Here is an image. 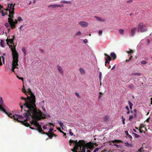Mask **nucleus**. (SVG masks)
I'll list each match as a JSON object with an SVG mask.
<instances>
[{
  "instance_id": "obj_60",
  "label": "nucleus",
  "mask_w": 152,
  "mask_h": 152,
  "mask_svg": "<svg viewBox=\"0 0 152 152\" xmlns=\"http://www.w3.org/2000/svg\"><path fill=\"white\" fill-rule=\"evenodd\" d=\"M42 128L44 129H47V127L45 125L43 126Z\"/></svg>"
},
{
  "instance_id": "obj_20",
  "label": "nucleus",
  "mask_w": 152,
  "mask_h": 152,
  "mask_svg": "<svg viewBox=\"0 0 152 152\" xmlns=\"http://www.w3.org/2000/svg\"><path fill=\"white\" fill-rule=\"evenodd\" d=\"M60 3H61L68 4H72V1H67L65 0H62L61 1Z\"/></svg>"
},
{
  "instance_id": "obj_12",
  "label": "nucleus",
  "mask_w": 152,
  "mask_h": 152,
  "mask_svg": "<svg viewBox=\"0 0 152 152\" xmlns=\"http://www.w3.org/2000/svg\"><path fill=\"white\" fill-rule=\"evenodd\" d=\"M109 144L110 145H113L112 144V143H123V142L122 141L120 140H116L115 139L113 140L110 141L108 142Z\"/></svg>"
},
{
  "instance_id": "obj_45",
  "label": "nucleus",
  "mask_w": 152,
  "mask_h": 152,
  "mask_svg": "<svg viewBox=\"0 0 152 152\" xmlns=\"http://www.w3.org/2000/svg\"><path fill=\"white\" fill-rule=\"evenodd\" d=\"M132 58V56H131L129 58V59L128 60H126V62H129L131 59Z\"/></svg>"
},
{
  "instance_id": "obj_40",
  "label": "nucleus",
  "mask_w": 152,
  "mask_h": 152,
  "mask_svg": "<svg viewBox=\"0 0 152 152\" xmlns=\"http://www.w3.org/2000/svg\"><path fill=\"white\" fill-rule=\"evenodd\" d=\"M53 128H51L49 129L48 132V133H51L53 132Z\"/></svg>"
},
{
  "instance_id": "obj_25",
  "label": "nucleus",
  "mask_w": 152,
  "mask_h": 152,
  "mask_svg": "<svg viewBox=\"0 0 152 152\" xmlns=\"http://www.w3.org/2000/svg\"><path fill=\"white\" fill-rule=\"evenodd\" d=\"M134 85L132 84H130L128 85L129 88L131 89H133L134 88Z\"/></svg>"
},
{
  "instance_id": "obj_27",
  "label": "nucleus",
  "mask_w": 152,
  "mask_h": 152,
  "mask_svg": "<svg viewBox=\"0 0 152 152\" xmlns=\"http://www.w3.org/2000/svg\"><path fill=\"white\" fill-rule=\"evenodd\" d=\"M128 104L129 106V108L130 110H132V107L133 106V104L130 101H128Z\"/></svg>"
},
{
  "instance_id": "obj_24",
  "label": "nucleus",
  "mask_w": 152,
  "mask_h": 152,
  "mask_svg": "<svg viewBox=\"0 0 152 152\" xmlns=\"http://www.w3.org/2000/svg\"><path fill=\"white\" fill-rule=\"evenodd\" d=\"M136 118L133 115H131L129 116V121H132V119L133 118Z\"/></svg>"
},
{
  "instance_id": "obj_64",
  "label": "nucleus",
  "mask_w": 152,
  "mask_h": 152,
  "mask_svg": "<svg viewBox=\"0 0 152 152\" xmlns=\"http://www.w3.org/2000/svg\"><path fill=\"white\" fill-rule=\"evenodd\" d=\"M87 40L86 39H85L83 40V42L85 43H86L87 42Z\"/></svg>"
},
{
  "instance_id": "obj_17",
  "label": "nucleus",
  "mask_w": 152,
  "mask_h": 152,
  "mask_svg": "<svg viewBox=\"0 0 152 152\" xmlns=\"http://www.w3.org/2000/svg\"><path fill=\"white\" fill-rule=\"evenodd\" d=\"M56 66L60 73L61 74H62L63 73V71L61 67L59 66V65H57Z\"/></svg>"
},
{
  "instance_id": "obj_28",
  "label": "nucleus",
  "mask_w": 152,
  "mask_h": 152,
  "mask_svg": "<svg viewBox=\"0 0 152 152\" xmlns=\"http://www.w3.org/2000/svg\"><path fill=\"white\" fill-rule=\"evenodd\" d=\"M119 32L120 34L122 35L124 34V30L122 29H120L119 30Z\"/></svg>"
},
{
  "instance_id": "obj_1",
  "label": "nucleus",
  "mask_w": 152,
  "mask_h": 152,
  "mask_svg": "<svg viewBox=\"0 0 152 152\" xmlns=\"http://www.w3.org/2000/svg\"><path fill=\"white\" fill-rule=\"evenodd\" d=\"M21 99H22L25 100V102L23 104L21 103L20 104V105L21 110H22L23 108H24V110L27 109V110H26V112L23 114V115L26 118V119H24L23 122L24 123H27L26 122L28 120H30L31 119H35L38 117L39 115H42V113L41 111L37 110L36 107V104L35 106L32 105L31 103L29 104L28 107L26 104L27 103V100L29 99L31 100V101L32 100L31 98H28V96H27V98H26L23 97H21Z\"/></svg>"
},
{
  "instance_id": "obj_44",
  "label": "nucleus",
  "mask_w": 152,
  "mask_h": 152,
  "mask_svg": "<svg viewBox=\"0 0 152 152\" xmlns=\"http://www.w3.org/2000/svg\"><path fill=\"white\" fill-rule=\"evenodd\" d=\"M18 20L19 21H20L22 20V18L20 17H18Z\"/></svg>"
},
{
  "instance_id": "obj_23",
  "label": "nucleus",
  "mask_w": 152,
  "mask_h": 152,
  "mask_svg": "<svg viewBox=\"0 0 152 152\" xmlns=\"http://www.w3.org/2000/svg\"><path fill=\"white\" fill-rule=\"evenodd\" d=\"M1 45V46L3 47H4L5 46V42L3 40H1V41L0 42Z\"/></svg>"
},
{
  "instance_id": "obj_9",
  "label": "nucleus",
  "mask_w": 152,
  "mask_h": 152,
  "mask_svg": "<svg viewBox=\"0 0 152 152\" xmlns=\"http://www.w3.org/2000/svg\"><path fill=\"white\" fill-rule=\"evenodd\" d=\"M86 147L87 148V149L93 150L94 148V143L90 142L89 143H86L85 142V145L84 146V151H83V147L82 149V152H85L86 151Z\"/></svg>"
},
{
  "instance_id": "obj_33",
  "label": "nucleus",
  "mask_w": 152,
  "mask_h": 152,
  "mask_svg": "<svg viewBox=\"0 0 152 152\" xmlns=\"http://www.w3.org/2000/svg\"><path fill=\"white\" fill-rule=\"evenodd\" d=\"M82 33L80 31H79L78 32H77L75 34V36H78L81 35Z\"/></svg>"
},
{
  "instance_id": "obj_61",
  "label": "nucleus",
  "mask_w": 152,
  "mask_h": 152,
  "mask_svg": "<svg viewBox=\"0 0 152 152\" xmlns=\"http://www.w3.org/2000/svg\"><path fill=\"white\" fill-rule=\"evenodd\" d=\"M116 65V64H115V65H114L113 66V67L111 68V70H113L114 69H115V66Z\"/></svg>"
},
{
  "instance_id": "obj_46",
  "label": "nucleus",
  "mask_w": 152,
  "mask_h": 152,
  "mask_svg": "<svg viewBox=\"0 0 152 152\" xmlns=\"http://www.w3.org/2000/svg\"><path fill=\"white\" fill-rule=\"evenodd\" d=\"M0 103L1 104H3L2 98L1 97H0Z\"/></svg>"
},
{
  "instance_id": "obj_16",
  "label": "nucleus",
  "mask_w": 152,
  "mask_h": 152,
  "mask_svg": "<svg viewBox=\"0 0 152 152\" xmlns=\"http://www.w3.org/2000/svg\"><path fill=\"white\" fill-rule=\"evenodd\" d=\"M137 29V28H134L131 29V34L132 36H134Z\"/></svg>"
},
{
  "instance_id": "obj_34",
  "label": "nucleus",
  "mask_w": 152,
  "mask_h": 152,
  "mask_svg": "<svg viewBox=\"0 0 152 152\" xmlns=\"http://www.w3.org/2000/svg\"><path fill=\"white\" fill-rule=\"evenodd\" d=\"M130 112L131 113L133 114V115L136 118L137 117V113H133L132 111H131Z\"/></svg>"
},
{
  "instance_id": "obj_26",
  "label": "nucleus",
  "mask_w": 152,
  "mask_h": 152,
  "mask_svg": "<svg viewBox=\"0 0 152 152\" xmlns=\"http://www.w3.org/2000/svg\"><path fill=\"white\" fill-rule=\"evenodd\" d=\"M49 8H50L51 7H52L53 8H55L57 7V4H53L49 6L48 7Z\"/></svg>"
},
{
  "instance_id": "obj_37",
  "label": "nucleus",
  "mask_w": 152,
  "mask_h": 152,
  "mask_svg": "<svg viewBox=\"0 0 152 152\" xmlns=\"http://www.w3.org/2000/svg\"><path fill=\"white\" fill-rule=\"evenodd\" d=\"M79 70L80 71V72L82 73V74H83L84 73V70H83V69L81 68H80V69H79Z\"/></svg>"
},
{
  "instance_id": "obj_49",
  "label": "nucleus",
  "mask_w": 152,
  "mask_h": 152,
  "mask_svg": "<svg viewBox=\"0 0 152 152\" xmlns=\"http://www.w3.org/2000/svg\"><path fill=\"white\" fill-rule=\"evenodd\" d=\"M22 51L25 54H26V50L25 49V48H22Z\"/></svg>"
},
{
  "instance_id": "obj_31",
  "label": "nucleus",
  "mask_w": 152,
  "mask_h": 152,
  "mask_svg": "<svg viewBox=\"0 0 152 152\" xmlns=\"http://www.w3.org/2000/svg\"><path fill=\"white\" fill-rule=\"evenodd\" d=\"M127 53L129 54H130V53H133V51L131 49H129V51H126Z\"/></svg>"
},
{
  "instance_id": "obj_55",
  "label": "nucleus",
  "mask_w": 152,
  "mask_h": 152,
  "mask_svg": "<svg viewBox=\"0 0 152 152\" xmlns=\"http://www.w3.org/2000/svg\"><path fill=\"white\" fill-rule=\"evenodd\" d=\"M132 1H133L132 0H130L127 1V2L128 3H131Z\"/></svg>"
},
{
  "instance_id": "obj_35",
  "label": "nucleus",
  "mask_w": 152,
  "mask_h": 152,
  "mask_svg": "<svg viewBox=\"0 0 152 152\" xmlns=\"http://www.w3.org/2000/svg\"><path fill=\"white\" fill-rule=\"evenodd\" d=\"M5 26L6 27L9 28L10 27V24L9 23H6L5 24Z\"/></svg>"
},
{
  "instance_id": "obj_39",
  "label": "nucleus",
  "mask_w": 152,
  "mask_h": 152,
  "mask_svg": "<svg viewBox=\"0 0 152 152\" xmlns=\"http://www.w3.org/2000/svg\"><path fill=\"white\" fill-rule=\"evenodd\" d=\"M69 134L71 136H72L73 135V133L72 132V130L70 129L69 130Z\"/></svg>"
},
{
  "instance_id": "obj_57",
  "label": "nucleus",
  "mask_w": 152,
  "mask_h": 152,
  "mask_svg": "<svg viewBox=\"0 0 152 152\" xmlns=\"http://www.w3.org/2000/svg\"><path fill=\"white\" fill-rule=\"evenodd\" d=\"M35 121L32 120V121L30 122V123L31 124H33L34 125Z\"/></svg>"
},
{
  "instance_id": "obj_36",
  "label": "nucleus",
  "mask_w": 152,
  "mask_h": 152,
  "mask_svg": "<svg viewBox=\"0 0 152 152\" xmlns=\"http://www.w3.org/2000/svg\"><path fill=\"white\" fill-rule=\"evenodd\" d=\"M58 121L59 122V124L60 125V126L61 127H62L63 126L64 124L61 121H59L58 120L57 121Z\"/></svg>"
},
{
  "instance_id": "obj_5",
  "label": "nucleus",
  "mask_w": 152,
  "mask_h": 152,
  "mask_svg": "<svg viewBox=\"0 0 152 152\" xmlns=\"http://www.w3.org/2000/svg\"><path fill=\"white\" fill-rule=\"evenodd\" d=\"M72 143H74L75 145V146L80 148H82L83 147V151H84V146L85 145V141L83 140H81L77 141V140L75 141L70 140H69V145H71V144Z\"/></svg>"
},
{
  "instance_id": "obj_21",
  "label": "nucleus",
  "mask_w": 152,
  "mask_h": 152,
  "mask_svg": "<svg viewBox=\"0 0 152 152\" xmlns=\"http://www.w3.org/2000/svg\"><path fill=\"white\" fill-rule=\"evenodd\" d=\"M125 134H126V135H127L128 138L130 139H131L132 138V136L131 135H130V134H129L128 131H125Z\"/></svg>"
},
{
  "instance_id": "obj_18",
  "label": "nucleus",
  "mask_w": 152,
  "mask_h": 152,
  "mask_svg": "<svg viewBox=\"0 0 152 152\" xmlns=\"http://www.w3.org/2000/svg\"><path fill=\"white\" fill-rule=\"evenodd\" d=\"M94 17L97 20L99 21H101L102 22H104L105 21L104 20V19L102 18L96 16H95Z\"/></svg>"
},
{
  "instance_id": "obj_15",
  "label": "nucleus",
  "mask_w": 152,
  "mask_h": 152,
  "mask_svg": "<svg viewBox=\"0 0 152 152\" xmlns=\"http://www.w3.org/2000/svg\"><path fill=\"white\" fill-rule=\"evenodd\" d=\"M104 55L105 56H107V58L105 59V64L106 65V64H109V63L111 59V58L110 57V56L107 54L104 53Z\"/></svg>"
},
{
  "instance_id": "obj_11",
  "label": "nucleus",
  "mask_w": 152,
  "mask_h": 152,
  "mask_svg": "<svg viewBox=\"0 0 152 152\" xmlns=\"http://www.w3.org/2000/svg\"><path fill=\"white\" fill-rule=\"evenodd\" d=\"M34 125L36 127H37V130L39 132L41 133V132L42 131V130L40 125H39V123H38L37 121H35Z\"/></svg>"
},
{
  "instance_id": "obj_59",
  "label": "nucleus",
  "mask_w": 152,
  "mask_h": 152,
  "mask_svg": "<svg viewBox=\"0 0 152 152\" xmlns=\"http://www.w3.org/2000/svg\"><path fill=\"white\" fill-rule=\"evenodd\" d=\"M1 15L3 16H4L5 15V14L3 10H2L1 12Z\"/></svg>"
},
{
  "instance_id": "obj_3",
  "label": "nucleus",
  "mask_w": 152,
  "mask_h": 152,
  "mask_svg": "<svg viewBox=\"0 0 152 152\" xmlns=\"http://www.w3.org/2000/svg\"><path fill=\"white\" fill-rule=\"evenodd\" d=\"M12 49L13 60L12 61V71L13 72H14V70L15 68H18V66H19L18 64V61L19 54L16 50L13 49Z\"/></svg>"
},
{
  "instance_id": "obj_38",
  "label": "nucleus",
  "mask_w": 152,
  "mask_h": 152,
  "mask_svg": "<svg viewBox=\"0 0 152 152\" xmlns=\"http://www.w3.org/2000/svg\"><path fill=\"white\" fill-rule=\"evenodd\" d=\"M141 75V73H134L132 74V75H137L138 76H140Z\"/></svg>"
},
{
  "instance_id": "obj_56",
  "label": "nucleus",
  "mask_w": 152,
  "mask_h": 152,
  "mask_svg": "<svg viewBox=\"0 0 152 152\" xmlns=\"http://www.w3.org/2000/svg\"><path fill=\"white\" fill-rule=\"evenodd\" d=\"M17 77L19 79L21 80L22 81L23 80V77H20L18 76H17Z\"/></svg>"
},
{
  "instance_id": "obj_53",
  "label": "nucleus",
  "mask_w": 152,
  "mask_h": 152,
  "mask_svg": "<svg viewBox=\"0 0 152 152\" xmlns=\"http://www.w3.org/2000/svg\"><path fill=\"white\" fill-rule=\"evenodd\" d=\"M113 145V146H115L117 147V148H118L119 147H120L119 145H117V144H114Z\"/></svg>"
},
{
  "instance_id": "obj_41",
  "label": "nucleus",
  "mask_w": 152,
  "mask_h": 152,
  "mask_svg": "<svg viewBox=\"0 0 152 152\" xmlns=\"http://www.w3.org/2000/svg\"><path fill=\"white\" fill-rule=\"evenodd\" d=\"M98 33L99 35H101L102 34V30H99Z\"/></svg>"
},
{
  "instance_id": "obj_8",
  "label": "nucleus",
  "mask_w": 152,
  "mask_h": 152,
  "mask_svg": "<svg viewBox=\"0 0 152 152\" xmlns=\"http://www.w3.org/2000/svg\"><path fill=\"white\" fill-rule=\"evenodd\" d=\"M8 7L9 8H7V11H9V14L8 15L9 17H12L15 14L14 10V5L11 4H8Z\"/></svg>"
},
{
  "instance_id": "obj_48",
  "label": "nucleus",
  "mask_w": 152,
  "mask_h": 152,
  "mask_svg": "<svg viewBox=\"0 0 152 152\" xmlns=\"http://www.w3.org/2000/svg\"><path fill=\"white\" fill-rule=\"evenodd\" d=\"M147 62L145 61H142L141 63L142 64H145Z\"/></svg>"
},
{
  "instance_id": "obj_63",
  "label": "nucleus",
  "mask_w": 152,
  "mask_h": 152,
  "mask_svg": "<svg viewBox=\"0 0 152 152\" xmlns=\"http://www.w3.org/2000/svg\"><path fill=\"white\" fill-rule=\"evenodd\" d=\"M133 112V113H137V110L136 109H134Z\"/></svg>"
},
{
  "instance_id": "obj_52",
  "label": "nucleus",
  "mask_w": 152,
  "mask_h": 152,
  "mask_svg": "<svg viewBox=\"0 0 152 152\" xmlns=\"http://www.w3.org/2000/svg\"><path fill=\"white\" fill-rule=\"evenodd\" d=\"M101 76H102V73L101 72H99V79H100V80H101Z\"/></svg>"
},
{
  "instance_id": "obj_32",
  "label": "nucleus",
  "mask_w": 152,
  "mask_h": 152,
  "mask_svg": "<svg viewBox=\"0 0 152 152\" xmlns=\"http://www.w3.org/2000/svg\"><path fill=\"white\" fill-rule=\"evenodd\" d=\"M122 122L123 124L124 125H125V118L123 117V115L122 116Z\"/></svg>"
},
{
  "instance_id": "obj_47",
  "label": "nucleus",
  "mask_w": 152,
  "mask_h": 152,
  "mask_svg": "<svg viewBox=\"0 0 152 152\" xmlns=\"http://www.w3.org/2000/svg\"><path fill=\"white\" fill-rule=\"evenodd\" d=\"M48 124L50 126L52 125L53 127H54L55 126L54 125L53 123H49Z\"/></svg>"
},
{
  "instance_id": "obj_51",
  "label": "nucleus",
  "mask_w": 152,
  "mask_h": 152,
  "mask_svg": "<svg viewBox=\"0 0 152 152\" xmlns=\"http://www.w3.org/2000/svg\"><path fill=\"white\" fill-rule=\"evenodd\" d=\"M75 94L77 97L80 98V96L78 93H76Z\"/></svg>"
},
{
  "instance_id": "obj_42",
  "label": "nucleus",
  "mask_w": 152,
  "mask_h": 152,
  "mask_svg": "<svg viewBox=\"0 0 152 152\" xmlns=\"http://www.w3.org/2000/svg\"><path fill=\"white\" fill-rule=\"evenodd\" d=\"M64 7V5L62 4H57V7Z\"/></svg>"
},
{
  "instance_id": "obj_4",
  "label": "nucleus",
  "mask_w": 152,
  "mask_h": 152,
  "mask_svg": "<svg viewBox=\"0 0 152 152\" xmlns=\"http://www.w3.org/2000/svg\"><path fill=\"white\" fill-rule=\"evenodd\" d=\"M27 91L28 93H29V94L30 95V96H28V98H31L32 100V101H31L30 99H28V100L27 101V103L26 104L27 106L28 107L29 104L30 103L32 105L35 106L36 101L35 97L34 95L32 92L31 89L30 88L28 89Z\"/></svg>"
},
{
  "instance_id": "obj_22",
  "label": "nucleus",
  "mask_w": 152,
  "mask_h": 152,
  "mask_svg": "<svg viewBox=\"0 0 152 152\" xmlns=\"http://www.w3.org/2000/svg\"><path fill=\"white\" fill-rule=\"evenodd\" d=\"M125 144V146L127 147H132V145L130 144L128 142H126L124 143Z\"/></svg>"
},
{
  "instance_id": "obj_62",
  "label": "nucleus",
  "mask_w": 152,
  "mask_h": 152,
  "mask_svg": "<svg viewBox=\"0 0 152 152\" xmlns=\"http://www.w3.org/2000/svg\"><path fill=\"white\" fill-rule=\"evenodd\" d=\"M107 150L104 149V150L102 151L101 152H107Z\"/></svg>"
},
{
  "instance_id": "obj_54",
  "label": "nucleus",
  "mask_w": 152,
  "mask_h": 152,
  "mask_svg": "<svg viewBox=\"0 0 152 152\" xmlns=\"http://www.w3.org/2000/svg\"><path fill=\"white\" fill-rule=\"evenodd\" d=\"M41 133H42V134H46V135H47L48 134V133H47V132H43V131H42L41 132Z\"/></svg>"
},
{
  "instance_id": "obj_58",
  "label": "nucleus",
  "mask_w": 152,
  "mask_h": 152,
  "mask_svg": "<svg viewBox=\"0 0 152 152\" xmlns=\"http://www.w3.org/2000/svg\"><path fill=\"white\" fill-rule=\"evenodd\" d=\"M22 92H23L24 93H25L26 94V90H25V88H24V89H23V90Z\"/></svg>"
},
{
  "instance_id": "obj_10",
  "label": "nucleus",
  "mask_w": 152,
  "mask_h": 152,
  "mask_svg": "<svg viewBox=\"0 0 152 152\" xmlns=\"http://www.w3.org/2000/svg\"><path fill=\"white\" fill-rule=\"evenodd\" d=\"M138 31H139L141 32H145L147 31V28L146 25L143 23H140L138 25Z\"/></svg>"
},
{
  "instance_id": "obj_2",
  "label": "nucleus",
  "mask_w": 152,
  "mask_h": 152,
  "mask_svg": "<svg viewBox=\"0 0 152 152\" xmlns=\"http://www.w3.org/2000/svg\"><path fill=\"white\" fill-rule=\"evenodd\" d=\"M3 104L0 105V110L5 113L10 118L13 119L17 120L18 122L22 123V124L23 125L26 127H29L30 126V124L28 123H24L23 121L24 120V118L21 115H19L17 114H15V115H13L10 113L7 112L4 108L3 107Z\"/></svg>"
},
{
  "instance_id": "obj_30",
  "label": "nucleus",
  "mask_w": 152,
  "mask_h": 152,
  "mask_svg": "<svg viewBox=\"0 0 152 152\" xmlns=\"http://www.w3.org/2000/svg\"><path fill=\"white\" fill-rule=\"evenodd\" d=\"M47 135L50 139H52V137H53L52 134L48 133V134Z\"/></svg>"
},
{
  "instance_id": "obj_7",
  "label": "nucleus",
  "mask_w": 152,
  "mask_h": 152,
  "mask_svg": "<svg viewBox=\"0 0 152 152\" xmlns=\"http://www.w3.org/2000/svg\"><path fill=\"white\" fill-rule=\"evenodd\" d=\"M14 18V15L12 17H9L8 18V22L10 24V27L12 29H14L15 27V25L18 23V20L16 19L15 21L13 20Z\"/></svg>"
},
{
  "instance_id": "obj_19",
  "label": "nucleus",
  "mask_w": 152,
  "mask_h": 152,
  "mask_svg": "<svg viewBox=\"0 0 152 152\" xmlns=\"http://www.w3.org/2000/svg\"><path fill=\"white\" fill-rule=\"evenodd\" d=\"M110 55L113 60H114L116 58V55L113 52L111 53L110 54Z\"/></svg>"
},
{
  "instance_id": "obj_13",
  "label": "nucleus",
  "mask_w": 152,
  "mask_h": 152,
  "mask_svg": "<svg viewBox=\"0 0 152 152\" xmlns=\"http://www.w3.org/2000/svg\"><path fill=\"white\" fill-rule=\"evenodd\" d=\"M82 148L74 146L73 149H71V150L73 152H82Z\"/></svg>"
},
{
  "instance_id": "obj_29",
  "label": "nucleus",
  "mask_w": 152,
  "mask_h": 152,
  "mask_svg": "<svg viewBox=\"0 0 152 152\" xmlns=\"http://www.w3.org/2000/svg\"><path fill=\"white\" fill-rule=\"evenodd\" d=\"M132 133L134 135L135 137L136 138H139L140 137V135L135 133Z\"/></svg>"
},
{
  "instance_id": "obj_14",
  "label": "nucleus",
  "mask_w": 152,
  "mask_h": 152,
  "mask_svg": "<svg viewBox=\"0 0 152 152\" xmlns=\"http://www.w3.org/2000/svg\"><path fill=\"white\" fill-rule=\"evenodd\" d=\"M79 24L83 27H86L88 26V23L84 22L81 21L79 22Z\"/></svg>"
},
{
  "instance_id": "obj_43",
  "label": "nucleus",
  "mask_w": 152,
  "mask_h": 152,
  "mask_svg": "<svg viewBox=\"0 0 152 152\" xmlns=\"http://www.w3.org/2000/svg\"><path fill=\"white\" fill-rule=\"evenodd\" d=\"M99 149L100 148H96V149H95L94 150L93 152H97L99 151Z\"/></svg>"
},
{
  "instance_id": "obj_50",
  "label": "nucleus",
  "mask_w": 152,
  "mask_h": 152,
  "mask_svg": "<svg viewBox=\"0 0 152 152\" xmlns=\"http://www.w3.org/2000/svg\"><path fill=\"white\" fill-rule=\"evenodd\" d=\"M60 132L62 133L63 134L64 136H66V133L64 132L63 131H61V130H60Z\"/></svg>"
},
{
  "instance_id": "obj_6",
  "label": "nucleus",
  "mask_w": 152,
  "mask_h": 152,
  "mask_svg": "<svg viewBox=\"0 0 152 152\" xmlns=\"http://www.w3.org/2000/svg\"><path fill=\"white\" fill-rule=\"evenodd\" d=\"M12 38L9 39H7V43L9 45L10 48L12 52V49H15L16 50L15 47V46L14 43V40L15 38V36H12Z\"/></svg>"
}]
</instances>
